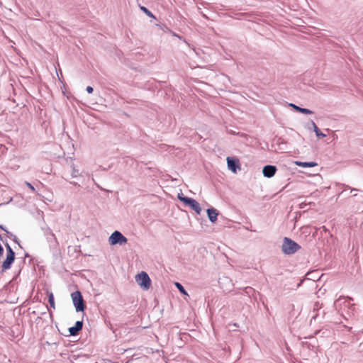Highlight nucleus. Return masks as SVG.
<instances>
[{"label":"nucleus","mask_w":363,"mask_h":363,"mask_svg":"<svg viewBox=\"0 0 363 363\" xmlns=\"http://www.w3.org/2000/svg\"><path fill=\"white\" fill-rule=\"evenodd\" d=\"M0 240L3 241V238L1 235H0Z\"/></svg>","instance_id":"nucleus-29"},{"label":"nucleus","mask_w":363,"mask_h":363,"mask_svg":"<svg viewBox=\"0 0 363 363\" xmlns=\"http://www.w3.org/2000/svg\"><path fill=\"white\" fill-rule=\"evenodd\" d=\"M86 91L89 93V94H92L93 91H94V89L93 87H91V86H86Z\"/></svg>","instance_id":"nucleus-23"},{"label":"nucleus","mask_w":363,"mask_h":363,"mask_svg":"<svg viewBox=\"0 0 363 363\" xmlns=\"http://www.w3.org/2000/svg\"><path fill=\"white\" fill-rule=\"evenodd\" d=\"M108 242L111 245H123L128 242V239L118 230H115L109 237Z\"/></svg>","instance_id":"nucleus-5"},{"label":"nucleus","mask_w":363,"mask_h":363,"mask_svg":"<svg viewBox=\"0 0 363 363\" xmlns=\"http://www.w3.org/2000/svg\"><path fill=\"white\" fill-rule=\"evenodd\" d=\"M25 257H29V255L28 253H26Z\"/></svg>","instance_id":"nucleus-30"},{"label":"nucleus","mask_w":363,"mask_h":363,"mask_svg":"<svg viewBox=\"0 0 363 363\" xmlns=\"http://www.w3.org/2000/svg\"><path fill=\"white\" fill-rule=\"evenodd\" d=\"M48 240L49 242H51L53 240L56 243L57 242L55 235L52 232H50V237H48Z\"/></svg>","instance_id":"nucleus-20"},{"label":"nucleus","mask_w":363,"mask_h":363,"mask_svg":"<svg viewBox=\"0 0 363 363\" xmlns=\"http://www.w3.org/2000/svg\"><path fill=\"white\" fill-rule=\"evenodd\" d=\"M206 211L209 220L212 223H215L217 220L218 211L213 207L208 208Z\"/></svg>","instance_id":"nucleus-10"},{"label":"nucleus","mask_w":363,"mask_h":363,"mask_svg":"<svg viewBox=\"0 0 363 363\" xmlns=\"http://www.w3.org/2000/svg\"><path fill=\"white\" fill-rule=\"evenodd\" d=\"M306 206H307V204L306 203H301L300 204V208H304Z\"/></svg>","instance_id":"nucleus-26"},{"label":"nucleus","mask_w":363,"mask_h":363,"mask_svg":"<svg viewBox=\"0 0 363 363\" xmlns=\"http://www.w3.org/2000/svg\"><path fill=\"white\" fill-rule=\"evenodd\" d=\"M177 198L179 201L183 202L185 206H189L192 210H194V207L199 203L195 199L185 196L182 194H179Z\"/></svg>","instance_id":"nucleus-6"},{"label":"nucleus","mask_w":363,"mask_h":363,"mask_svg":"<svg viewBox=\"0 0 363 363\" xmlns=\"http://www.w3.org/2000/svg\"><path fill=\"white\" fill-rule=\"evenodd\" d=\"M357 196V194H353V196Z\"/></svg>","instance_id":"nucleus-33"},{"label":"nucleus","mask_w":363,"mask_h":363,"mask_svg":"<svg viewBox=\"0 0 363 363\" xmlns=\"http://www.w3.org/2000/svg\"><path fill=\"white\" fill-rule=\"evenodd\" d=\"M301 248V245L292 239L287 237L284 238L281 245V251L284 254L287 255H293Z\"/></svg>","instance_id":"nucleus-1"},{"label":"nucleus","mask_w":363,"mask_h":363,"mask_svg":"<svg viewBox=\"0 0 363 363\" xmlns=\"http://www.w3.org/2000/svg\"><path fill=\"white\" fill-rule=\"evenodd\" d=\"M360 201L363 203V196H360L359 197Z\"/></svg>","instance_id":"nucleus-28"},{"label":"nucleus","mask_w":363,"mask_h":363,"mask_svg":"<svg viewBox=\"0 0 363 363\" xmlns=\"http://www.w3.org/2000/svg\"><path fill=\"white\" fill-rule=\"evenodd\" d=\"M277 171L275 165L267 164L262 168V174L264 177L272 178L274 177Z\"/></svg>","instance_id":"nucleus-8"},{"label":"nucleus","mask_w":363,"mask_h":363,"mask_svg":"<svg viewBox=\"0 0 363 363\" xmlns=\"http://www.w3.org/2000/svg\"><path fill=\"white\" fill-rule=\"evenodd\" d=\"M7 234L9 235V236L10 238H12V240H13L14 242L17 243L20 247H22L21 245H20L18 238L15 235H13V233H10V232H7Z\"/></svg>","instance_id":"nucleus-17"},{"label":"nucleus","mask_w":363,"mask_h":363,"mask_svg":"<svg viewBox=\"0 0 363 363\" xmlns=\"http://www.w3.org/2000/svg\"><path fill=\"white\" fill-rule=\"evenodd\" d=\"M135 281L143 290H148L151 286V279L149 275L143 271L135 276Z\"/></svg>","instance_id":"nucleus-4"},{"label":"nucleus","mask_w":363,"mask_h":363,"mask_svg":"<svg viewBox=\"0 0 363 363\" xmlns=\"http://www.w3.org/2000/svg\"><path fill=\"white\" fill-rule=\"evenodd\" d=\"M0 229H1L2 230L5 231L6 233H7V232H9L6 230V228L4 225H0Z\"/></svg>","instance_id":"nucleus-25"},{"label":"nucleus","mask_w":363,"mask_h":363,"mask_svg":"<svg viewBox=\"0 0 363 363\" xmlns=\"http://www.w3.org/2000/svg\"><path fill=\"white\" fill-rule=\"evenodd\" d=\"M293 108L295 111H296L297 112L301 113H303V114H313V111H311L310 109L301 108L296 105H294Z\"/></svg>","instance_id":"nucleus-13"},{"label":"nucleus","mask_w":363,"mask_h":363,"mask_svg":"<svg viewBox=\"0 0 363 363\" xmlns=\"http://www.w3.org/2000/svg\"><path fill=\"white\" fill-rule=\"evenodd\" d=\"M194 211L198 214V215H200L201 214V208L200 207V205L199 203H198V205L194 207Z\"/></svg>","instance_id":"nucleus-21"},{"label":"nucleus","mask_w":363,"mask_h":363,"mask_svg":"<svg viewBox=\"0 0 363 363\" xmlns=\"http://www.w3.org/2000/svg\"><path fill=\"white\" fill-rule=\"evenodd\" d=\"M71 296L76 311L84 312L86 308V304L82 293L77 290L72 293Z\"/></svg>","instance_id":"nucleus-3"},{"label":"nucleus","mask_w":363,"mask_h":363,"mask_svg":"<svg viewBox=\"0 0 363 363\" xmlns=\"http://www.w3.org/2000/svg\"><path fill=\"white\" fill-rule=\"evenodd\" d=\"M227 164L228 169L233 173H236L238 169H240V161L238 158L235 157H228Z\"/></svg>","instance_id":"nucleus-7"},{"label":"nucleus","mask_w":363,"mask_h":363,"mask_svg":"<svg viewBox=\"0 0 363 363\" xmlns=\"http://www.w3.org/2000/svg\"><path fill=\"white\" fill-rule=\"evenodd\" d=\"M342 186L344 187V189L342 191L340 194H343L346 189H350V192L351 193H352L353 191H360L359 189H355V188H352L350 186L346 185V184H342Z\"/></svg>","instance_id":"nucleus-18"},{"label":"nucleus","mask_w":363,"mask_h":363,"mask_svg":"<svg viewBox=\"0 0 363 363\" xmlns=\"http://www.w3.org/2000/svg\"><path fill=\"white\" fill-rule=\"evenodd\" d=\"M4 252V248H3L2 245L0 244V258L3 256Z\"/></svg>","instance_id":"nucleus-24"},{"label":"nucleus","mask_w":363,"mask_h":363,"mask_svg":"<svg viewBox=\"0 0 363 363\" xmlns=\"http://www.w3.org/2000/svg\"><path fill=\"white\" fill-rule=\"evenodd\" d=\"M295 164L298 167H313L318 165V164L315 162H300L296 161Z\"/></svg>","instance_id":"nucleus-11"},{"label":"nucleus","mask_w":363,"mask_h":363,"mask_svg":"<svg viewBox=\"0 0 363 363\" xmlns=\"http://www.w3.org/2000/svg\"><path fill=\"white\" fill-rule=\"evenodd\" d=\"M2 242H3V243L6 245V240H3V241H2Z\"/></svg>","instance_id":"nucleus-32"},{"label":"nucleus","mask_w":363,"mask_h":363,"mask_svg":"<svg viewBox=\"0 0 363 363\" xmlns=\"http://www.w3.org/2000/svg\"><path fill=\"white\" fill-rule=\"evenodd\" d=\"M48 302L51 308H55L54 295L52 292L48 294Z\"/></svg>","instance_id":"nucleus-15"},{"label":"nucleus","mask_w":363,"mask_h":363,"mask_svg":"<svg viewBox=\"0 0 363 363\" xmlns=\"http://www.w3.org/2000/svg\"><path fill=\"white\" fill-rule=\"evenodd\" d=\"M294 104H289V106H290L291 107H293V106H294Z\"/></svg>","instance_id":"nucleus-31"},{"label":"nucleus","mask_w":363,"mask_h":363,"mask_svg":"<svg viewBox=\"0 0 363 363\" xmlns=\"http://www.w3.org/2000/svg\"><path fill=\"white\" fill-rule=\"evenodd\" d=\"M83 325L84 323L82 320H77L74 326L69 328V335L72 336L78 335L79 333L82 330Z\"/></svg>","instance_id":"nucleus-9"},{"label":"nucleus","mask_w":363,"mask_h":363,"mask_svg":"<svg viewBox=\"0 0 363 363\" xmlns=\"http://www.w3.org/2000/svg\"><path fill=\"white\" fill-rule=\"evenodd\" d=\"M71 184H72L74 186H79V184H78L77 182H71Z\"/></svg>","instance_id":"nucleus-27"},{"label":"nucleus","mask_w":363,"mask_h":363,"mask_svg":"<svg viewBox=\"0 0 363 363\" xmlns=\"http://www.w3.org/2000/svg\"><path fill=\"white\" fill-rule=\"evenodd\" d=\"M6 258L3 262L1 265V271L4 272L9 269L11 267L12 264L15 260V252L11 247L7 240H6Z\"/></svg>","instance_id":"nucleus-2"},{"label":"nucleus","mask_w":363,"mask_h":363,"mask_svg":"<svg viewBox=\"0 0 363 363\" xmlns=\"http://www.w3.org/2000/svg\"><path fill=\"white\" fill-rule=\"evenodd\" d=\"M79 170L78 169H76L75 167H73L72 168V177H77L79 176Z\"/></svg>","instance_id":"nucleus-19"},{"label":"nucleus","mask_w":363,"mask_h":363,"mask_svg":"<svg viewBox=\"0 0 363 363\" xmlns=\"http://www.w3.org/2000/svg\"><path fill=\"white\" fill-rule=\"evenodd\" d=\"M140 9L141 11H143L147 16L150 17V18H155V16L153 15V13L149 10L147 9L146 7L143 6H140Z\"/></svg>","instance_id":"nucleus-14"},{"label":"nucleus","mask_w":363,"mask_h":363,"mask_svg":"<svg viewBox=\"0 0 363 363\" xmlns=\"http://www.w3.org/2000/svg\"><path fill=\"white\" fill-rule=\"evenodd\" d=\"M311 124L313 127V131L315 133V135L318 138H325L326 137V135L324 134L323 133H322L320 129L318 128V127L316 125V124L315 123V122L313 121H311Z\"/></svg>","instance_id":"nucleus-12"},{"label":"nucleus","mask_w":363,"mask_h":363,"mask_svg":"<svg viewBox=\"0 0 363 363\" xmlns=\"http://www.w3.org/2000/svg\"><path fill=\"white\" fill-rule=\"evenodd\" d=\"M175 286L181 294L188 296V294L185 290L184 287L180 283L175 282Z\"/></svg>","instance_id":"nucleus-16"},{"label":"nucleus","mask_w":363,"mask_h":363,"mask_svg":"<svg viewBox=\"0 0 363 363\" xmlns=\"http://www.w3.org/2000/svg\"><path fill=\"white\" fill-rule=\"evenodd\" d=\"M26 184V186L33 191V192H35V189L34 188V186L29 182H26L25 183Z\"/></svg>","instance_id":"nucleus-22"}]
</instances>
